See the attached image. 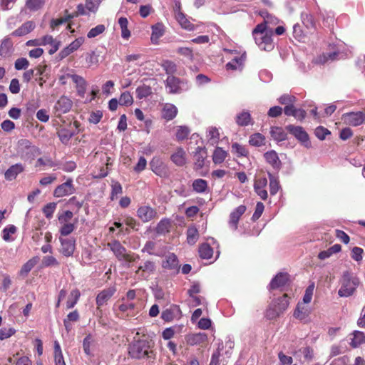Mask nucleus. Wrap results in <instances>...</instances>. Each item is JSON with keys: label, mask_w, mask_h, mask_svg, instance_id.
<instances>
[{"label": "nucleus", "mask_w": 365, "mask_h": 365, "mask_svg": "<svg viewBox=\"0 0 365 365\" xmlns=\"http://www.w3.org/2000/svg\"><path fill=\"white\" fill-rule=\"evenodd\" d=\"M273 28L266 24H258L252 31V36L256 44L261 50L272 51L274 48V43L272 38Z\"/></svg>", "instance_id": "f257e3e1"}, {"label": "nucleus", "mask_w": 365, "mask_h": 365, "mask_svg": "<svg viewBox=\"0 0 365 365\" xmlns=\"http://www.w3.org/2000/svg\"><path fill=\"white\" fill-rule=\"evenodd\" d=\"M340 288L338 294L341 297L351 296L359 284V279L351 272L346 271L343 273L340 281Z\"/></svg>", "instance_id": "f03ea898"}, {"label": "nucleus", "mask_w": 365, "mask_h": 365, "mask_svg": "<svg viewBox=\"0 0 365 365\" xmlns=\"http://www.w3.org/2000/svg\"><path fill=\"white\" fill-rule=\"evenodd\" d=\"M150 346V341L145 339L138 340L130 345L128 352L132 358H150L153 354Z\"/></svg>", "instance_id": "7ed1b4c3"}, {"label": "nucleus", "mask_w": 365, "mask_h": 365, "mask_svg": "<svg viewBox=\"0 0 365 365\" xmlns=\"http://www.w3.org/2000/svg\"><path fill=\"white\" fill-rule=\"evenodd\" d=\"M289 298L284 294L282 297L273 301L266 311V317L269 319H274L279 317L289 306Z\"/></svg>", "instance_id": "20e7f679"}, {"label": "nucleus", "mask_w": 365, "mask_h": 365, "mask_svg": "<svg viewBox=\"0 0 365 365\" xmlns=\"http://www.w3.org/2000/svg\"><path fill=\"white\" fill-rule=\"evenodd\" d=\"M286 128L304 147L307 148L311 147V142L309 140V135L302 127L289 125L286 127Z\"/></svg>", "instance_id": "39448f33"}, {"label": "nucleus", "mask_w": 365, "mask_h": 365, "mask_svg": "<svg viewBox=\"0 0 365 365\" xmlns=\"http://www.w3.org/2000/svg\"><path fill=\"white\" fill-rule=\"evenodd\" d=\"M341 119L349 125L358 126L365 121V113L361 111L346 113L342 115Z\"/></svg>", "instance_id": "423d86ee"}, {"label": "nucleus", "mask_w": 365, "mask_h": 365, "mask_svg": "<svg viewBox=\"0 0 365 365\" xmlns=\"http://www.w3.org/2000/svg\"><path fill=\"white\" fill-rule=\"evenodd\" d=\"M75 188L72 179L67 180L66 182L58 185L53 191V195L56 197H62L73 194Z\"/></svg>", "instance_id": "0eeeda50"}, {"label": "nucleus", "mask_w": 365, "mask_h": 365, "mask_svg": "<svg viewBox=\"0 0 365 365\" xmlns=\"http://www.w3.org/2000/svg\"><path fill=\"white\" fill-rule=\"evenodd\" d=\"M246 210V207L242 205L238 206L230 213L228 225L232 230L235 231L237 230L238 222Z\"/></svg>", "instance_id": "6e6552de"}, {"label": "nucleus", "mask_w": 365, "mask_h": 365, "mask_svg": "<svg viewBox=\"0 0 365 365\" xmlns=\"http://www.w3.org/2000/svg\"><path fill=\"white\" fill-rule=\"evenodd\" d=\"M107 245L118 260L122 261L123 259H128V254L126 252V249L118 240H114L108 242Z\"/></svg>", "instance_id": "1a4fd4ad"}, {"label": "nucleus", "mask_w": 365, "mask_h": 365, "mask_svg": "<svg viewBox=\"0 0 365 365\" xmlns=\"http://www.w3.org/2000/svg\"><path fill=\"white\" fill-rule=\"evenodd\" d=\"M118 310L126 317H134L138 313V304L137 302L124 301L118 306Z\"/></svg>", "instance_id": "9d476101"}, {"label": "nucleus", "mask_w": 365, "mask_h": 365, "mask_svg": "<svg viewBox=\"0 0 365 365\" xmlns=\"http://www.w3.org/2000/svg\"><path fill=\"white\" fill-rule=\"evenodd\" d=\"M150 166L153 172L157 175L164 178L168 175V169L165 164L158 157H154L150 162Z\"/></svg>", "instance_id": "9b49d317"}, {"label": "nucleus", "mask_w": 365, "mask_h": 365, "mask_svg": "<svg viewBox=\"0 0 365 365\" xmlns=\"http://www.w3.org/2000/svg\"><path fill=\"white\" fill-rule=\"evenodd\" d=\"M60 252L65 257L73 255L76 249V240L72 238H60Z\"/></svg>", "instance_id": "f8f14e48"}, {"label": "nucleus", "mask_w": 365, "mask_h": 365, "mask_svg": "<svg viewBox=\"0 0 365 365\" xmlns=\"http://www.w3.org/2000/svg\"><path fill=\"white\" fill-rule=\"evenodd\" d=\"M175 19L183 29L188 31L194 30V25L187 19L185 15L180 11V3L175 4Z\"/></svg>", "instance_id": "ddd939ff"}, {"label": "nucleus", "mask_w": 365, "mask_h": 365, "mask_svg": "<svg viewBox=\"0 0 365 365\" xmlns=\"http://www.w3.org/2000/svg\"><path fill=\"white\" fill-rule=\"evenodd\" d=\"M72 105L73 103L70 98L66 96H61L56 103L54 109L58 115H61L68 112Z\"/></svg>", "instance_id": "4468645a"}, {"label": "nucleus", "mask_w": 365, "mask_h": 365, "mask_svg": "<svg viewBox=\"0 0 365 365\" xmlns=\"http://www.w3.org/2000/svg\"><path fill=\"white\" fill-rule=\"evenodd\" d=\"M156 212L150 206H141L137 210L138 217L144 222H149L155 217Z\"/></svg>", "instance_id": "2eb2a0df"}, {"label": "nucleus", "mask_w": 365, "mask_h": 365, "mask_svg": "<svg viewBox=\"0 0 365 365\" xmlns=\"http://www.w3.org/2000/svg\"><path fill=\"white\" fill-rule=\"evenodd\" d=\"M170 160L177 166H184L187 163L186 152L182 148L178 147L171 155Z\"/></svg>", "instance_id": "dca6fc26"}, {"label": "nucleus", "mask_w": 365, "mask_h": 365, "mask_svg": "<svg viewBox=\"0 0 365 365\" xmlns=\"http://www.w3.org/2000/svg\"><path fill=\"white\" fill-rule=\"evenodd\" d=\"M84 42V38L80 37L71 42L68 46L61 50L59 56L61 59L67 57L68 55L76 51Z\"/></svg>", "instance_id": "f3484780"}, {"label": "nucleus", "mask_w": 365, "mask_h": 365, "mask_svg": "<svg viewBox=\"0 0 365 365\" xmlns=\"http://www.w3.org/2000/svg\"><path fill=\"white\" fill-rule=\"evenodd\" d=\"M70 76L72 81L76 84L78 95L82 98L84 97L87 87L86 81L82 76L76 74Z\"/></svg>", "instance_id": "a211bd4d"}, {"label": "nucleus", "mask_w": 365, "mask_h": 365, "mask_svg": "<svg viewBox=\"0 0 365 365\" xmlns=\"http://www.w3.org/2000/svg\"><path fill=\"white\" fill-rule=\"evenodd\" d=\"M267 185V180L265 178H262L257 180L254 185L255 191L263 200H267L268 194L266 190Z\"/></svg>", "instance_id": "6ab92c4d"}, {"label": "nucleus", "mask_w": 365, "mask_h": 365, "mask_svg": "<svg viewBox=\"0 0 365 365\" xmlns=\"http://www.w3.org/2000/svg\"><path fill=\"white\" fill-rule=\"evenodd\" d=\"M155 270V265L153 262L145 261L142 265L138 267L136 273L140 274L143 278L147 279L150 274L154 273Z\"/></svg>", "instance_id": "aec40b11"}, {"label": "nucleus", "mask_w": 365, "mask_h": 365, "mask_svg": "<svg viewBox=\"0 0 365 365\" xmlns=\"http://www.w3.org/2000/svg\"><path fill=\"white\" fill-rule=\"evenodd\" d=\"M310 314V309L306 307L303 303L299 302L294 312V317L304 322L308 321V317Z\"/></svg>", "instance_id": "412c9836"}, {"label": "nucleus", "mask_w": 365, "mask_h": 365, "mask_svg": "<svg viewBox=\"0 0 365 365\" xmlns=\"http://www.w3.org/2000/svg\"><path fill=\"white\" fill-rule=\"evenodd\" d=\"M289 281V275L287 273H278L271 281L269 287L272 289L284 287Z\"/></svg>", "instance_id": "4be33fe9"}, {"label": "nucleus", "mask_w": 365, "mask_h": 365, "mask_svg": "<svg viewBox=\"0 0 365 365\" xmlns=\"http://www.w3.org/2000/svg\"><path fill=\"white\" fill-rule=\"evenodd\" d=\"M24 170V166L21 163L11 165L4 173L5 179L9 181L16 179L17 175Z\"/></svg>", "instance_id": "5701e85b"}, {"label": "nucleus", "mask_w": 365, "mask_h": 365, "mask_svg": "<svg viewBox=\"0 0 365 365\" xmlns=\"http://www.w3.org/2000/svg\"><path fill=\"white\" fill-rule=\"evenodd\" d=\"M207 339V336L205 333L191 334L185 337L186 342L190 346L200 345L205 342Z\"/></svg>", "instance_id": "b1692460"}, {"label": "nucleus", "mask_w": 365, "mask_h": 365, "mask_svg": "<svg viewBox=\"0 0 365 365\" xmlns=\"http://www.w3.org/2000/svg\"><path fill=\"white\" fill-rule=\"evenodd\" d=\"M180 81L173 75L168 76L166 79V88L170 93H178L181 92Z\"/></svg>", "instance_id": "393cba45"}, {"label": "nucleus", "mask_w": 365, "mask_h": 365, "mask_svg": "<svg viewBox=\"0 0 365 365\" xmlns=\"http://www.w3.org/2000/svg\"><path fill=\"white\" fill-rule=\"evenodd\" d=\"M341 53L338 51H334L329 53H323L313 60V63L315 64H324L329 61H334L337 58H340L342 56H339Z\"/></svg>", "instance_id": "a878e982"}, {"label": "nucleus", "mask_w": 365, "mask_h": 365, "mask_svg": "<svg viewBox=\"0 0 365 365\" xmlns=\"http://www.w3.org/2000/svg\"><path fill=\"white\" fill-rule=\"evenodd\" d=\"M13 42L9 37H6L0 45V56L2 57H9L13 53Z\"/></svg>", "instance_id": "bb28decb"}, {"label": "nucleus", "mask_w": 365, "mask_h": 365, "mask_svg": "<svg viewBox=\"0 0 365 365\" xmlns=\"http://www.w3.org/2000/svg\"><path fill=\"white\" fill-rule=\"evenodd\" d=\"M115 289L113 287L104 289L96 297V304L98 307L104 305L109 299L114 294Z\"/></svg>", "instance_id": "cd10ccee"}, {"label": "nucleus", "mask_w": 365, "mask_h": 365, "mask_svg": "<svg viewBox=\"0 0 365 365\" xmlns=\"http://www.w3.org/2000/svg\"><path fill=\"white\" fill-rule=\"evenodd\" d=\"M35 28V24L31 21H28L23 24L19 28L14 31L11 34L14 36H22L33 31Z\"/></svg>", "instance_id": "c85d7f7f"}, {"label": "nucleus", "mask_w": 365, "mask_h": 365, "mask_svg": "<svg viewBox=\"0 0 365 365\" xmlns=\"http://www.w3.org/2000/svg\"><path fill=\"white\" fill-rule=\"evenodd\" d=\"M178 113V108L175 106L171 103H166L163 108V117L167 120H173Z\"/></svg>", "instance_id": "c756f323"}, {"label": "nucleus", "mask_w": 365, "mask_h": 365, "mask_svg": "<svg viewBox=\"0 0 365 365\" xmlns=\"http://www.w3.org/2000/svg\"><path fill=\"white\" fill-rule=\"evenodd\" d=\"M266 161L269 163L274 168L279 169L281 166V162L279 159L277 153L274 150H270L264 155Z\"/></svg>", "instance_id": "7c9ffc66"}, {"label": "nucleus", "mask_w": 365, "mask_h": 365, "mask_svg": "<svg viewBox=\"0 0 365 365\" xmlns=\"http://www.w3.org/2000/svg\"><path fill=\"white\" fill-rule=\"evenodd\" d=\"M163 267L165 269H175L178 267V260L175 255L170 253L165 256L163 262Z\"/></svg>", "instance_id": "2f4dec72"}, {"label": "nucleus", "mask_w": 365, "mask_h": 365, "mask_svg": "<svg viewBox=\"0 0 365 365\" xmlns=\"http://www.w3.org/2000/svg\"><path fill=\"white\" fill-rule=\"evenodd\" d=\"M236 123L240 126H247L252 124V118L249 111L243 110L236 116Z\"/></svg>", "instance_id": "473e14b6"}, {"label": "nucleus", "mask_w": 365, "mask_h": 365, "mask_svg": "<svg viewBox=\"0 0 365 365\" xmlns=\"http://www.w3.org/2000/svg\"><path fill=\"white\" fill-rule=\"evenodd\" d=\"M164 34V26L163 24L158 23L152 26L151 41L157 43L158 39Z\"/></svg>", "instance_id": "72a5a7b5"}, {"label": "nucleus", "mask_w": 365, "mask_h": 365, "mask_svg": "<svg viewBox=\"0 0 365 365\" xmlns=\"http://www.w3.org/2000/svg\"><path fill=\"white\" fill-rule=\"evenodd\" d=\"M38 257H34L28 260L21 267L19 274L20 276L26 277L29 272L34 267L38 262Z\"/></svg>", "instance_id": "f704fd0d"}, {"label": "nucleus", "mask_w": 365, "mask_h": 365, "mask_svg": "<svg viewBox=\"0 0 365 365\" xmlns=\"http://www.w3.org/2000/svg\"><path fill=\"white\" fill-rule=\"evenodd\" d=\"M350 339V345L354 348H356L365 343V335L361 331H354L352 333V337Z\"/></svg>", "instance_id": "c9c22d12"}, {"label": "nucleus", "mask_w": 365, "mask_h": 365, "mask_svg": "<svg viewBox=\"0 0 365 365\" xmlns=\"http://www.w3.org/2000/svg\"><path fill=\"white\" fill-rule=\"evenodd\" d=\"M44 4L45 0H26L25 9L35 12L42 9Z\"/></svg>", "instance_id": "e433bc0d"}, {"label": "nucleus", "mask_w": 365, "mask_h": 365, "mask_svg": "<svg viewBox=\"0 0 365 365\" xmlns=\"http://www.w3.org/2000/svg\"><path fill=\"white\" fill-rule=\"evenodd\" d=\"M228 153L220 147H216L212 155V160L215 164L222 163L227 157Z\"/></svg>", "instance_id": "4c0bfd02"}, {"label": "nucleus", "mask_w": 365, "mask_h": 365, "mask_svg": "<svg viewBox=\"0 0 365 365\" xmlns=\"http://www.w3.org/2000/svg\"><path fill=\"white\" fill-rule=\"evenodd\" d=\"M180 309L178 307L166 309L161 314V318L165 322H170L177 317Z\"/></svg>", "instance_id": "58836bf2"}, {"label": "nucleus", "mask_w": 365, "mask_h": 365, "mask_svg": "<svg viewBox=\"0 0 365 365\" xmlns=\"http://www.w3.org/2000/svg\"><path fill=\"white\" fill-rule=\"evenodd\" d=\"M81 296V293L78 289H73L68 298V300L66 302V308L68 309H72L75 307V305L77 304L79 298Z\"/></svg>", "instance_id": "ea45409f"}, {"label": "nucleus", "mask_w": 365, "mask_h": 365, "mask_svg": "<svg viewBox=\"0 0 365 365\" xmlns=\"http://www.w3.org/2000/svg\"><path fill=\"white\" fill-rule=\"evenodd\" d=\"M270 135L272 138L278 142L283 141L286 139L287 133L282 128L273 127L271 128Z\"/></svg>", "instance_id": "a19ab883"}, {"label": "nucleus", "mask_w": 365, "mask_h": 365, "mask_svg": "<svg viewBox=\"0 0 365 365\" xmlns=\"http://www.w3.org/2000/svg\"><path fill=\"white\" fill-rule=\"evenodd\" d=\"M175 129V136L178 141L186 139L190 133V129L186 125H178Z\"/></svg>", "instance_id": "79ce46f5"}, {"label": "nucleus", "mask_w": 365, "mask_h": 365, "mask_svg": "<svg viewBox=\"0 0 365 365\" xmlns=\"http://www.w3.org/2000/svg\"><path fill=\"white\" fill-rule=\"evenodd\" d=\"M302 21L303 24L307 28V29H314L316 26V21L314 18V16L308 13V12H302Z\"/></svg>", "instance_id": "37998d69"}, {"label": "nucleus", "mask_w": 365, "mask_h": 365, "mask_svg": "<svg viewBox=\"0 0 365 365\" xmlns=\"http://www.w3.org/2000/svg\"><path fill=\"white\" fill-rule=\"evenodd\" d=\"M244 61L245 56L243 55H242L241 56L235 57L231 61L226 64V68L228 70L241 69Z\"/></svg>", "instance_id": "c03bdc74"}, {"label": "nucleus", "mask_w": 365, "mask_h": 365, "mask_svg": "<svg viewBox=\"0 0 365 365\" xmlns=\"http://www.w3.org/2000/svg\"><path fill=\"white\" fill-rule=\"evenodd\" d=\"M118 24L121 29V36L124 39H128L130 32L128 29V21L125 17H120L118 19Z\"/></svg>", "instance_id": "a18cd8bd"}, {"label": "nucleus", "mask_w": 365, "mask_h": 365, "mask_svg": "<svg viewBox=\"0 0 365 365\" xmlns=\"http://www.w3.org/2000/svg\"><path fill=\"white\" fill-rule=\"evenodd\" d=\"M54 360L56 365H66L61 349L58 341L54 342Z\"/></svg>", "instance_id": "49530a36"}, {"label": "nucleus", "mask_w": 365, "mask_h": 365, "mask_svg": "<svg viewBox=\"0 0 365 365\" xmlns=\"http://www.w3.org/2000/svg\"><path fill=\"white\" fill-rule=\"evenodd\" d=\"M249 143L253 146H262L265 143V138L262 134L257 133L250 137Z\"/></svg>", "instance_id": "de8ad7c7"}, {"label": "nucleus", "mask_w": 365, "mask_h": 365, "mask_svg": "<svg viewBox=\"0 0 365 365\" xmlns=\"http://www.w3.org/2000/svg\"><path fill=\"white\" fill-rule=\"evenodd\" d=\"M152 93V88L147 85H142L136 88V96L139 99L145 98Z\"/></svg>", "instance_id": "09e8293b"}, {"label": "nucleus", "mask_w": 365, "mask_h": 365, "mask_svg": "<svg viewBox=\"0 0 365 365\" xmlns=\"http://www.w3.org/2000/svg\"><path fill=\"white\" fill-rule=\"evenodd\" d=\"M205 155L206 152L204 148L200 146L196 148L194 157L195 158V164L197 167L202 168L203 166Z\"/></svg>", "instance_id": "8fccbe9b"}, {"label": "nucleus", "mask_w": 365, "mask_h": 365, "mask_svg": "<svg viewBox=\"0 0 365 365\" xmlns=\"http://www.w3.org/2000/svg\"><path fill=\"white\" fill-rule=\"evenodd\" d=\"M268 176L269 180V192L272 195H274L280 188L279 182L276 177L269 173Z\"/></svg>", "instance_id": "3c124183"}, {"label": "nucleus", "mask_w": 365, "mask_h": 365, "mask_svg": "<svg viewBox=\"0 0 365 365\" xmlns=\"http://www.w3.org/2000/svg\"><path fill=\"white\" fill-rule=\"evenodd\" d=\"M170 226L171 224L169 220H161L156 227V232L160 235L165 234L169 232Z\"/></svg>", "instance_id": "603ef678"}, {"label": "nucleus", "mask_w": 365, "mask_h": 365, "mask_svg": "<svg viewBox=\"0 0 365 365\" xmlns=\"http://www.w3.org/2000/svg\"><path fill=\"white\" fill-rule=\"evenodd\" d=\"M192 187L196 192L202 193L207 190V182L203 179H197L193 181Z\"/></svg>", "instance_id": "864d4df0"}, {"label": "nucleus", "mask_w": 365, "mask_h": 365, "mask_svg": "<svg viewBox=\"0 0 365 365\" xmlns=\"http://www.w3.org/2000/svg\"><path fill=\"white\" fill-rule=\"evenodd\" d=\"M199 254L201 258L210 259L213 255V250L208 244H202L199 248Z\"/></svg>", "instance_id": "5fc2aeb1"}, {"label": "nucleus", "mask_w": 365, "mask_h": 365, "mask_svg": "<svg viewBox=\"0 0 365 365\" xmlns=\"http://www.w3.org/2000/svg\"><path fill=\"white\" fill-rule=\"evenodd\" d=\"M74 15L66 14L63 17L59 19H53L50 22V27L52 30L56 29L58 26L68 22L71 19L73 18Z\"/></svg>", "instance_id": "6e6d98bb"}, {"label": "nucleus", "mask_w": 365, "mask_h": 365, "mask_svg": "<svg viewBox=\"0 0 365 365\" xmlns=\"http://www.w3.org/2000/svg\"><path fill=\"white\" fill-rule=\"evenodd\" d=\"M133 103V98L132 95L128 91L123 92L119 98V105L128 106L132 105Z\"/></svg>", "instance_id": "4d7b16f0"}, {"label": "nucleus", "mask_w": 365, "mask_h": 365, "mask_svg": "<svg viewBox=\"0 0 365 365\" xmlns=\"http://www.w3.org/2000/svg\"><path fill=\"white\" fill-rule=\"evenodd\" d=\"M198 238V231L195 227H191L187 231V240L189 244H195Z\"/></svg>", "instance_id": "13d9d810"}, {"label": "nucleus", "mask_w": 365, "mask_h": 365, "mask_svg": "<svg viewBox=\"0 0 365 365\" xmlns=\"http://www.w3.org/2000/svg\"><path fill=\"white\" fill-rule=\"evenodd\" d=\"M207 137L212 144L217 143L220 139V133L217 128L210 127L207 130Z\"/></svg>", "instance_id": "bf43d9fd"}, {"label": "nucleus", "mask_w": 365, "mask_h": 365, "mask_svg": "<svg viewBox=\"0 0 365 365\" xmlns=\"http://www.w3.org/2000/svg\"><path fill=\"white\" fill-rule=\"evenodd\" d=\"M58 135L62 143L67 144L71 138L73 133L70 130L63 128L58 130Z\"/></svg>", "instance_id": "052dcab7"}, {"label": "nucleus", "mask_w": 365, "mask_h": 365, "mask_svg": "<svg viewBox=\"0 0 365 365\" xmlns=\"http://www.w3.org/2000/svg\"><path fill=\"white\" fill-rule=\"evenodd\" d=\"M232 152L237 154V156H247L248 154L247 148L237 143L232 145Z\"/></svg>", "instance_id": "680f3d73"}, {"label": "nucleus", "mask_w": 365, "mask_h": 365, "mask_svg": "<svg viewBox=\"0 0 365 365\" xmlns=\"http://www.w3.org/2000/svg\"><path fill=\"white\" fill-rule=\"evenodd\" d=\"M106 30L103 24H98L94 28H92L88 33L87 36L89 38H95L97 36L103 34Z\"/></svg>", "instance_id": "e2e57ef3"}, {"label": "nucleus", "mask_w": 365, "mask_h": 365, "mask_svg": "<svg viewBox=\"0 0 365 365\" xmlns=\"http://www.w3.org/2000/svg\"><path fill=\"white\" fill-rule=\"evenodd\" d=\"M56 208V203L50 202L46 205L43 208V213L45 217L48 219H51L53 217V212Z\"/></svg>", "instance_id": "0e129e2a"}, {"label": "nucleus", "mask_w": 365, "mask_h": 365, "mask_svg": "<svg viewBox=\"0 0 365 365\" xmlns=\"http://www.w3.org/2000/svg\"><path fill=\"white\" fill-rule=\"evenodd\" d=\"M296 101V98L289 94H284L278 98V102L282 105L289 106L294 104Z\"/></svg>", "instance_id": "69168bd1"}, {"label": "nucleus", "mask_w": 365, "mask_h": 365, "mask_svg": "<svg viewBox=\"0 0 365 365\" xmlns=\"http://www.w3.org/2000/svg\"><path fill=\"white\" fill-rule=\"evenodd\" d=\"M86 61L88 67L96 66L98 63V55H97L94 51L88 53L86 54Z\"/></svg>", "instance_id": "338daca9"}, {"label": "nucleus", "mask_w": 365, "mask_h": 365, "mask_svg": "<svg viewBox=\"0 0 365 365\" xmlns=\"http://www.w3.org/2000/svg\"><path fill=\"white\" fill-rule=\"evenodd\" d=\"M62 226L60 229V233L61 235L67 236L70 235L75 229V225L73 223H61Z\"/></svg>", "instance_id": "774afa93"}]
</instances>
